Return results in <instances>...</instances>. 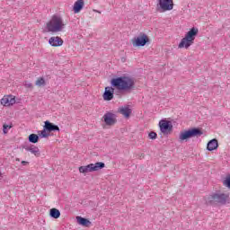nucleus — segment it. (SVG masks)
Here are the masks:
<instances>
[{"label":"nucleus","instance_id":"obj_1","mask_svg":"<svg viewBox=\"0 0 230 230\" xmlns=\"http://www.w3.org/2000/svg\"><path fill=\"white\" fill-rule=\"evenodd\" d=\"M111 85L104 89L102 94L104 102H111V100L114 99V89L122 93H132L136 89V80L133 77L122 75L112 78Z\"/></svg>","mask_w":230,"mask_h":230},{"label":"nucleus","instance_id":"obj_2","mask_svg":"<svg viewBox=\"0 0 230 230\" xmlns=\"http://www.w3.org/2000/svg\"><path fill=\"white\" fill-rule=\"evenodd\" d=\"M207 206H226L229 202V194L213 192L205 198Z\"/></svg>","mask_w":230,"mask_h":230},{"label":"nucleus","instance_id":"obj_3","mask_svg":"<svg viewBox=\"0 0 230 230\" xmlns=\"http://www.w3.org/2000/svg\"><path fill=\"white\" fill-rule=\"evenodd\" d=\"M199 35V29L192 27L186 34L183 39H181V42L178 45L180 49L185 48L188 49L190 46H192L193 42L195 41V37Z\"/></svg>","mask_w":230,"mask_h":230},{"label":"nucleus","instance_id":"obj_4","mask_svg":"<svg viewBox=\"0 0 230 230\" xmlns=\"http://www.w3.org/2000/svg\"><path fill=\"white\" fill-rule=\"evenodd\" d=\"M66 28V24L58 14H54L51 20L47 23L48 31H51L52 33H57L58 31H62V29Z\"/></svg>","mask_w":230,"mask_h":230},{"label":"nucleus","instance_id":"obj_5","mask_svg":"<svg viewBox=\"0 0 230 230\" xmlns=\"http://www.w3.org/2000/svg\"><path fill=\"white\" fill-rule=\"evenodd\" d=\"M204 132L201 131L199 128H191L187 130H183L180 133L179 139L181 142L188 141L191 137H200Z\"/></svg>","mask_w":230,"mask_h":230},{"label":"nucleus","instance_id":"obj_6","mask_svg":"<svg viewBox=\"0 0 230 230\" xmlns=\"http://www.w3.org/2000/svg\"><path fill=\"white\" fill-rule=\"evenodd\" d=\"M105 167V163L97 162L95 164H89L88 165L80 166L79 172L80 173H91L93 172H100V170H103Z\"/></svg>","mask_w":230,"mask_h":230},{"label":"nucleus","instance_id":"obj_7","mask_svg":"<svg viewBox=\"0 0 230 230\" xmlns=\"http://www.w3.org/2000/svg\"><path fill=\"white\" fill-rule=\"evenodd\" d=\"M132 42L134 48H143L144 46H146L148 42H150V39L146 34L143 33L140 36L134 38Z\"/></svg>","mask_w":230,"mask_h":230},{"label":"nucleus","instance_id":"obj_8","mask_svg":"<svg viewBox=\"0 0 230 230\" xmlns=\"http://www.w3.org/2000/svg\"><path fill=\"white\" fill-rule=\"evenodd\" d=\"M159 127L162 134H170V132L173 130V125H172V121L170 120H166V119L160 120Z\"/></svg>","mask_w":230,"mask_h":230},{"label":"nucleus","instance_id":"obj_9","mask_svg":"<svg viewBox=\"0 0 230 230\" xmlns=\"http://www.w3.org/2000/svg\"><path fill=\"white\" fill-rule=\"evenodd\" d=\"M158 4L163 12L173 10V0H158Z\"/></svg>","mask_w":230,"mask_h":230},{"label":"nucleus","instance_id":"obj_10","mask_svg":"<svg viewBox=\"0 0 230 230\" xmlns=\"http://www.w3.org/2000/svg\"><path fill=\"white\" fill-rule=\"evenodd\" d=\"M103 119H104V123H106V125L108 126H112V125H116V122L118 121L116 119V114L108 111L103 115Z\"/></svg>","mask_w":230,"mask_h":230},{"label":"nucleus","instance_id":"obj_11","mask_svg":"<svg viewBox=\"0 0 230 230\" xmlns=\"http://www.w3.org/2000/svg\"><path fill=\"white\" fill-rule=\"evenodd\" d=\"M1 104L4 107H11V105H15V97L13 95L4 96L1 99Z\"/></svg>","mask_w":230,"mask_h":230},{"label":"nucleus","instance_id":"obj_12","mask_svg":"<svg viewBox=\"0 0 230 230\" xmlns=\"http://www.w3.org/2000/svg\"><path fill=\"white\" fill-rule=\"evenodd\" d=\"M49 44L52 46V48H60L64 44V40L58 36H53L49 38Z\"/></svg>","mask_w":230,"mask_h":230},{"label":"nucleus","instance_id":"obj_13","mask_svg":"<svg viewBox=\"0 0 230 230\" xmlns=\"http://www.w3.org/2000/svg\"><path fill=\"white\" fill-rule=\"evenodd\" d=\"M44 123L43 127L47 132H60V128L58 125L51 123L49 120H46Z\"/></svg>","mask_w":230,"mask_h":230},{"label":"nucleus","instance_id":"obj_14","mask_svg":"<svg viewBox=\"0 0 230 230\" xmlns=\"http://www.w3.org/2000/svg\"><path fill=\"white\" fill-rule=\"evenodd\" d=\"M23 148L26 150V152H31V154H33L35 157H40V149H39L36 146H23Z\"/></svg>","mask_w":230,"mask_h":230},{"label":"nucleus","instance_id":"obj_15","mask_svg":"<svg viewBox=\"0 0 230 230\" xmlns=\"http://www.w3.org/2000/svg\"><path fill=\"white\" fill-rule=\"evenodd\" d=\"M218 148V140L217 138H213L207 144V150L208 152H213V150H217Z\"/></svg>","mask_w":230,"mask_h":230},{"label":"nucleus","instance_id":"obj_16","mask_svg":"<svg viewBox=\"0 0 230 230\" xmlns=\"http://www.w3.org/2000/svg\"><path fill=\"white\" fill-rule=\"evenodd\" d=\"M84 0H77L74 4V7H73L74 13H80V12H82V10L84 9Z\"/></svg>","mask_w":230,"mask_h":230},{"label":"nucleus","instance_id":"obj_17","mask_svg":"<svg viewBox=\"0 0 230 230\" xmlns=\"http://www.w3.org/2000/svg\"><path fill=\"white\" fill-rule=\"evenodd\" d=\"M118 112H119V114H122L124 118H130V114H132V109H129L128 106H125L119 108Z\"/></svg>","mask_w":230,"mask_h":230},{"label":"nucleus","instance_id":"obj_18","mask_svg":"<svg viewBox=\"0 0 230 230\" xmlns=\"http://www.w3.org/2000/svg\"><path fill=\"white\" fill-rule=\"evenodd\" d=\"M76 220L79 226H83L84 227H89L91 226L90 220L85 217H76Z\"/></svg>","mask_w":230,"mask_h":230},{"label":"nucleus","instance_id":"obj_19","mask_svg":"<svg viewBox=\"0 0 230 230\" xmlns=\"http://www.w3.org/2000/svg\"><path fill=\"white\" fill-rule=\"evenodd\" d=\"M49 217L51 218H60V210H58V208H51L49 210Z\"/></svg>","mask_w":230,"mask_h":230},{"label":"nucleus","instance_id":"obj_20","mask_svg":"<svg viewBox=\"0 0 230 230\" xmlns=\"http://www.w3.org/2000/svg\"><path fill=\"white\" fill-rule=\"evenodd\" d=\"M39 135L37 134H31L29 135L28 137V140H29V143H32L33 145H35L36 143H39Z\"/></svg>","mask_w":230,"mask_h":230},{"label":"nucleus","instance_id":"obj_21","mask_svg":"<svg viewBox=\"0 0 230 230\" xmlns=\"http://www.w3.org/2000/svg\"><path fill=\"white\" fill-rule=\"evenodd\" d=\"M38 136L39 137L41 138H46V137H49V133H48V129H46V128L43 126V130L41 131H38Z\"/></svg>","mask_w":230,"mask_h":230},{"label":"nucleus","instance_id":"obj_22","mask_svg":"<svg viewBox=\"0 0 230 230\" xmlns=\"http://www.w3.org/2000/svg\"><path fill=\"white\" fill-rule=\"evenodd\" d=\"M35 85L38 87H44L46 85V80L44 77H39L35 82Z\"/></svg>","mask_w":230,"mask_h":230},{"label":"nucleus","instance_id":"obj_23","mask_svg":"<svg viewBox=\"0 0 230 230\" xmlns=\"http://www.w3.org/2000/svg\"><path fill=\"white\" fill-rule=\"evenodd\" d=\"M148 137L149 139H157V133L154 132V131H151L149 134H148Z\"/></svg>","mask_w":230,"mask_h":230},{"label":"nucleus","instance_id":"obj_24","mask_svg":"<svg viewBox=\"0 0 230 230\" xmlns=\"http://www.w3.org/2000/svg\"><path fill=\"white\" fill-rule=\"evenodd\" d=\"M23 85L27 88V89H33V84L28 82V81H25Z\"/></svg>","mask_w":230,"mask_h":230},{"label":"nucleus","instance_id":"obj_25","mask_svg":"<svg viewBox=\"0 0 230 230\" xmlns=\"http://www.w3.org/2000/svg\"><path fill=\"white\" fill-rule=\"evenodd\" d=\"M3 128L4 134H8V129L12 128V126L4 124Z\"/></svg>","mask_w":230,"mask_h":230},{"label":"nucleus","instance_id":"obj_26","mask_svg":"<svg viewBox=\"0 0 230 230\" xmlns=\"http://www.w3.org/2000/svg\"><path fill=\"white\" fill-rule=\"evenodd\" d=\"M22 166H27V164H30V163L26 161H22Z\"/></svg>","mask_w":230,"mask_h":230},{"label":"nucleus","instance_id":"obj_27","mask_svg":"<svg viewBox=\"0 0 230 230\" xmlns=\"http://www.w3.org/2000/svg\"><path fill=\"white\" fill-rule=\"evenodd\" d=\"M0 181H3V172L0 171Z\"/></svg>","mask_w":230,"mask_h":230},{"label":"nucleus","instance_id":"obj_28","mask_svg":"<svg viewBox=\"0 0 230 230\" xmlns=\"http://www.w3.org/2000/svg\"><path fill=\"white\" fill-rule=\"evenodd\" d=\"M93 12H95L96 13H102V12L96 10V9H93Z\"/></svg>","mask_w":230,"mask_h":230}]
</instances>
